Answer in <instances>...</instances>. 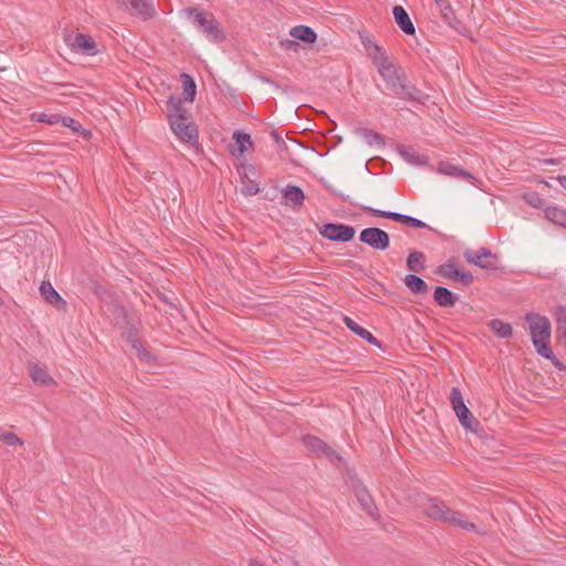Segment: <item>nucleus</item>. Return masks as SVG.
<instances>
[{"label": "nucleus", "mask_w": 566, "mask_h": 566, "mask_svg": "<svg viewBox=\"0 0 566 566\" xmlns=\"http://www.w3.org/2000/svg\"><path fill=\"white\" fill-rule=\"evenodd\" d=\"M167 113L170 128L178 139L191 143L197 139V129L187 116L179 97L171 96L167 101Z\"/></svg>", "instance_id": "nucleus-2"}, {"label": "nucleus", "mask_w": 566, "mask_h": 566, "mask_svg": "<svg viewBox=\"0 0 566 566\" xmlns=\"http://www.w3.org/2000/svg\"><path fill=\"white\" fill-rule=\"evenodd\" d=\"M405 284L415 294L424 293L428 291L427 283L415 274L406 275Z\"/></svg>", "instance_id": "nucleus-28"}, {"label": "nucleus", "mask_w": 566, "mask_h": 566, "mask_svg": "<svg viewBox=\"0 0 566 566\" xmlns=\"http://www.w3.org/2000/svg\"><path fill=\"white\" fill-rule=\"evenodd\" d=\"M437 170L442 175H446V176H449L452 178H457V179H461V180H465L472 185L475 181L474 176L471 175L469 171L463 170L462 168L454 166L448 161H440L438 164Z\"/></svg>", "instance_id": "nucleus-12"}, {"label": "nucleus", "mask_w": 566, "mask_h": 566, "mask_svg": "<svg viewBox=\"0 0 566 566\" xmlns=\"http://www.w3.org/2000/svg\"><path fill=\"white\" fill-rule=\"evenodd\" d=\"M489 327L500 338H509L513 333L512 326L501 319H492Z\"/></svg>", "instance_id": "nucleus-27"}, {"label": "nucleus", "mask_w": 566, "mask_h": 566, "mask_svg": "<svg viewBox=\"0 0 566 566\" xmlns=\"http://www.w3.org/2000/svg\"><path fill=\"white\" fill-rule=\"evenodd\" d=\"M528 203L532 205L533 207H541L542 205V200L541 198L537 196V195H531L527 199Z\"/></svg>", "instance_id": "nucleus-38"}, {"label": "nucleus", "mask_w": 566, "mask_h": 566, "mask_svg": "<svg viewBox=\"0 0 566 566\" xmlns=\"http://www.w3.org/2000/svg\"><path fill=\"white\" fill-rule=\"evenodd\" d=\"M398 150L400 156L409 164L423 166L428 163V158L412 147L401 146Z\"/></svg>", "instance_id": "nucleus-21"}, {"label": "nucleus", "mask_w": 566, "mask_h": 566, "mask_svg": "<svg viewBox=\"0 0 566 566\" xmlns=\"http://www.w3.org/2000/svg\"><path fill=\"white\" fill-rule=\"evenodd\" d=\"M0 441L9 447L23 444V441L13 432H0Z\"/></svg>", "instance_id": "nucleus-31"}, {"label": "nucleus", "mask_w": 566, "mask_h": 566, "mask_svg": "<svg viewBox=\"0 0 566 566\" xmlns=\"http://www.w3.org/2000/svg\"><path fill=\"white\" fill-rule=\"evenodd\" d=\"M525 319L530 325L531 338L536 353L546 359L554 360L555 355L548 345L552 333L549 319L536 313H527Z\"/></svg>", "instance_id": "nucleus-3"}, {"label": "nucleus", "mask_w": 566, "mask_h": 566, "mask_svg": "<svg viewBox=\"0 0 566 566\" xmlns=\"http://www.w3.org/2000/svg\"><path fill=\"white\" fill-rule=\"evenodd\" d=\"M69 45L75 52L85 55H94L96 54V43L95 41L83 33H77L73 38L67 39Z\"/></svg>", "instance_id": "nucleus-11"}, {"label": "nucleus", "mask_w": 566, "mask_h": 566, "mask_svg": "<svg viewBox=\"0 0 566 566\" xmlns=\"http://www.w3.org/2000/svg\"><path fill=\"white\" fill-rule=\"evenodd\" d=\"M450 401L452 409L462 427L469 431L476 432L479 428V421L465 406L459 388L453 387L451 389Z\"/></svg>", "instance_id": "nucleus-6"}, {"label": "nucleus", "mask_w": 566, "mask_h": 566, "mask_svg": "<svg viewBox=\"0 0 566 566\" xmlns=\"http://www.w3.org/2000/svg\"><path fill=\"white\" fill-rule=\"evenodd\" d=\"M440 273L447 277L457 280L460 270L454 263H447L440 268Z\"/></svg>", "instance_id": "nucleus-33"}, {"label": "nucleus", "mask_w": 566, "mask_h": 566, "mask_svg": "<svg viewBox=\"0 0 566 566\" xmlns=\"http://www.w3.org/2000/svg\"><path fill=\"white\" fill-rule=\"evenodd\" d=\"M556 179L562 188L566 191V176H558Z\"/></svg>", "instance_id": "nucleus-41"}, {"label": "nucleus", "mask_w": 566, "mask_h": 566, "mask_svg": "<svg viewBox=\"0 0 566 566\" xmlns=\"http://www.w3.org/2000/svg\"><path fill=\"white\" fill-rule=\"evenodd\" d=\"M367 55L391 93L401 99L419 101L421 92L407 82L405 73L390 60L387 52L371 40L364 41Z\"/></svg>", "instance_id": "nucleus-1"}, {"label": "nucleus", "mask_w": 566, "mask_h": 566, "mask_svg": "<svg viewBox=\"0 0 566 566\" xmlns=\"http://www.w3.org/2000/svg\"><path fill=\"white\" fill-rule=\"evenodd\" d=\"M421 507L423 513L429 517L443 521L452 527L475 528V526L467 521L460 513L450 511L442 502L436 499H428Z\"/></svg>", "instance_id": "nucleus-5"}, {"label": "nucleus", "mask_w": 566, "mask_h": 566, "mask_svg": "<svg viewBox=\"0 0 566 566\" xmlns=\"http://www.w3.org/2000/svg\"><path fill=\"white\" fill-rule=\"evenodd\" d=\"M282 45H284L286 49H291L293 46H296L297 43L294 40H285L281 42Z\"/></svg>", "instance_id": "nucleus-40"}, {"label": "nucleus", "mask_w": 566, "mask_h": 566, "mask_svg": "<svg viewBox=\"0 0 566 566\" xmlns=\"http://www.w3.org/2000/svg\"><path fill=\"white\" fill-rule=\"evenodd\" d=\"M41 296L50 304L64 303L50 282H42L39 287Z\"/></svg>", "instance_id": "nucleus-25"}, {"label": "nucleus", "mask_w": 566, "mask_h": 566, "mask_svg": "<svg viewBox=\"0 0 566 566\" xmlns=\"http://www.w3.org/2000/svg\"><path fill=\"white\" fill-rule=\"evenodd\" d=\"M434 301L442 307L453 306L455 303V295L447 287L438 286L433 293Z\"/></svg>", "instance_id": "nucleus-23"}, {"label": "nucleus", "mask_w": 566, "mask_h": 566, "mask_svg": "<svg viewBox=\"0 0 566 566\" xmlns=\"http://www.w3.org/2000/svg\"><path fill=\"white\" fill-rule=\"evenodd\" d=\"M303 443L310 450L311 452L317 453V454H325L328 458H332L335 454V452L321 439H318L315 436H305L303 437Z\"/></svg>", "instance_id": "nucleus-14"}, {"label": "nucleus", "mask_w": 566, "mask_h": 566, "mask_svg": "<svg viewBox=\"0 0 566 566\" xmlns=\"http://www.w3.org/2000/svg\"><path fill=\"white\" fill-rule=\"evenodd\" d=\"M364 210L368 211L373 216L391 219L394 221L405 223V224H408V226L417 228V229L427 228V224L423 221L416 219L411 216L402 214L399 212L385 211V210L375 209L371 207H364Z\"/></svg>", "instance_id": "nucleus-10"}, {"label": "nucleus", "mask_w": 566, "mask_h": 566, "mask_svg": "<svg viewBox=\"0 0 566 566\" xmlns=\"http://www.w3.org/2000/svg\"><path fill=\"white\" fill-rule=\"evenodd\" d=\"M291 36L296 40H301L306 43H313L316 41V33L314 30L306 25H296L293 27L290 31Z\"/></svg>", "instance_id": "nucleus-22"}, {"label": "nucleus", "mask_w": 566, "mask_h": 566, "mask_svg": "<svg viewBox=\"0 0 566 566\" xmlns=\"http://www.w3.org/2000/svg\"><path fill=\"white\" fill-rule=\"evenodd\" d=\"M437 6L440 8L444 19H450L452 17V10L448 0H434Z\"/></svg>", "instance_id": "nucleus-34"}, {"label": "nucleus", "mask_w": 566, "mask_h": 566, "mask_svg": "<svg viewBox=\"0 0 566 566\" xmlns=\"http://www.w3.org/2000/svg\"><path fill=\"white\" fill-rule=\"evenodd\" d=\"M344 324L348 329H350L353 333H355L357 336L361 337L369 344L376 345L379 347V342L374 337V335L365 329L364 327L359 326L353 318L348 316H344L343 318Z\"/></svg>", "instance_id": "nucleus-17"}, {"label": "nucleus", "mask_w": 566, "mask_h": 566, "mask_svg": "<svg viewBox=\"0 0 566 566\" xmlns=\"http://www.w3.org/2000/svg\"><path fill=\"white\" fill-rule=\"evenodd\" d=\"M125 2H129L135 13L144 19L151 18L156 12L153 0H125Z\"/></svg>", "instance_id": "nucleus-19"}, {"label": "nucleus", "mask_w": 566, "mask_h": 566, "mask_svg": "<svg viewBox=\"0 0 566 566\" xmlns=\"http://www.w3.org/2000/svg\"><path fill=\"white\" fill-rule=\"evenodd\" d=\"M249 566H263V565L261 563H259V562H251L249 564Z\"/></svg>", "instance_id": "nucleus-42"}, {"label": "nucleus", "mask_w": 566, "mask_h": 566, "mask_svg": "<svg viewBox=\"0 0 566 566\" xmlns=\"http://www.w3.org/2000/svg\"><path fill=\"white\" fill-rule=\"evenodd\" d=\"M185 12L192 24L202 32L208 41L218 43L224 39L220 23L213 14L195 8L186 9Z\"/></svg>", "instance_id": "nucleus-4"}, {"label": "nucleus", "mask_w": 566, "mask_h": 566, "mask_svg": "<svg viewBox=\"0 0 566 566\" xmlns=\"http://www.w3.org/2000/svg\"><path fill=\"white\" fill-rule=\"evenodd\" d=\"M234 144L230 146V153L235 157H241L252 147L251 136L242 132H234L232 135Z\"/></svg>", "instance_id": "nucleus-13"}, {"label": "nucleus", "mask_w": 566, "mask_h": 566, "mask_svg": "<svg viewBox=\"0 0 566 566\" xmlns=\"http://www.w3.org/2000/svg\"><path fill=\"white\" fill-rule=\"evenodd\" d=\"M359 240L368 247L379 251L387 250L390 243L389 234L386 231L374 227L364 229L359 233Z\"/></svg>", "instance_id": "nucleus-7"}, {"label": "nucleus", "mask_w": 566, "mask_h": 566, "mask_svg": "<svg viewBox=\"0 0 566 566\" xmlns=\"http://www.w3.org/2000/svg\"><path fill=\"white\" fill-rule=\"evenodd\" d=\"M182 80V91L185 95V99L188 102H193L196 96V84L191 76L184 73L181 74Z\"/></svg>", "instance_id": "nucleus-30"}, {"label": "nucleus", "mask_w": 566, "mask_h": 566, "mask_svg": "<svg viewBox=\"0 0 566 566\" xmlns=\"http://www.w3.org/2000/svg\"><path fill=\"white\" fill-rule=\"evenodd\" d=\"M355 496L357 501L359 502L361 509L370 516H374L376 513V506L374 504V501L369 494V492L366 490L364 485L357 484L355 486Z\"/></svg>", "instance_id": "nucleus-16"}, {"label": "nucleus", "mask_w": 566, "mask_h": 566, "mask_svg": "<svg viewBox=\"0 0 566 566\" xmlns=\"http://www.w3.org/2000/svg\"><path fill=\"white\" fill-rule=\"evenodd\" d=\"M283 198L286 205L292 207H301L305 199L303 190L297 186H287L283 190Z\"/></svg>", "instance_id": "nucleus-18"}, {"label": "nucleus", "mask_w": 566, "mask_h": 566, "mask_svg": "<svg viewBox=\"0 0 566 566\" xmlns=\"http://www.w3.org/2000/svg\"><path fill=\"white\" fill-rule=\"evenodd\" d=\"M356 134L359 135L369 146H371V145L384 146L382 137L374 130H370L367 128H357Z\"/></svg>", "instance_id": "nucleus-29"}, {"label": "nucleus", "mask_w": 566, "mask_h": 566, "mask_svg": "<svg viewBox=\"0 0 566 566\" xmlns=\"http://www.w3.org/2000/svg\"><path fill=\"white\" fill-rule=\"evenodd\" d=\"M241 191L244 195L253 196V195H256L259 192V186L253 180H249V179L242 178V189H241Z\"/></svg>", "instance_id": "nucleus-32"}, {"label": "nucleus", "mask_w": 566, "mask_h": 566, "mask_svg": "<svg viewBox=\"0 0 566 566\" xmlns=\"http://www.w3.org/2000/svg\"><path fill=\"white\" fill-rule=\"evenodd\" d=\"M392 14L396 23L406 34H415V25L410 20L407 11L401 6H395L392 8Z\"/></svg>", "instance_id": "nucleus-15"}, {"label": "nucleus", "mask_w": 566, "mask_h": 566, "mask_svg": "<svg viewBox=\"0 0 566 566\" xmlns=\"http://www.w3.org/2000/svg\"><path fill=\"white\" fill-rule=\"evenodd\" d=\"M426 256L421 251H413L407 258V268L411 272H421L424 270Z\"/></svg>", "instance_id": "nucleus-26"}, {"label": "nucleus", "mask_w": 566, "mask_h": 566, "mask_svg": "<svg viewBox=\"0 0 566 566\" xmlns=\"http://www.w3.org/2000/svg\"><path fill=\"white\" fill-rule=\"evenodd\" d=\"M457 280L464 284H470L473 281V275L469 271H460Z\"/></svg>", "instance_id": "nucleus-37"}, {"label": "nucleus", "mask_w": 566, "mask_h": 566, "mask_svg": "<svg viewBox=\"0 0 566 566\" xmlns=\"http://www.w3.org/2000/svg\"><path fill=\"white\" fill-rule=\"evenodd\" d=\"M61 116L55 114H40L36 118L38 122L46 123L49 125H54L60 123Z\"/></svg>", "instance_id": "nucleus-35"}, {"label": "nucleus", "mask_w": 566, "mask_h": 566, "mask_svg": "<svg viewBox=\"0 0 566 566\" xmlns=\"http://www.w3.org/2000/svg\"><path fill=\"white\" fill-rule=\"evenodd\" d=\"M319 234L331 241L349 242L355 235V229L343 223H326Z\"/></svg>", "instance_id": "nucleus-9"}, {"label": "nucleus", "mask_w": 566, "mask_h": 566, "mask_svg": "<svg viewBox=\"0 0 566 566\" xmlns=\"http://www.w3.org/2000/svg\"><path fill=\"white\" fill-rule=\"evenodd\" d=\"M294 566H300V564L297 562H294Z\"/></svg>", "instance_id": "nucleus-43"}, {"label": "nucleus", "mask_w": 566, "mask_h": 566, "mask_svg": "<svg viewBox=\"0 0 566 566\" xmlns=\"http://www.w3.org/2000/svg\"><path fill=\"white\" fill-rule=\"evenodd\" d=\"M30 377L40 386H52L54 379L49 375L45 368L40 365L33 364L30 366Z\"/></svg>", "instance_id": "nucleus-20"}, {"label": "nucleus", "mask_w": 566, "mask_h": 566, "mask_svg": "<svg viewBox=\"0 0 566 566\" xmlns=\"http://www.w3.org/2000/svg\"><path fill=\"white\" fill-rule=\"evenodd\" d=\"M60 122L63 124V126L70 127L74 132H77L81 127V125L71 117H61Z\"/></svg>", "instance_id": "nucleus-36"}, {"label": "nucleus", "mask_w": 566, "mask_h": 566, "mask_svg": "<svg viewBox=\"0 0 566 566\" xmlns=\"http://www.w3.org/2000/svg\"><path fill=\"white\" fill-rule=\"evenodd\" d=\"M544 214L552 223L566 228V210L549 206L545 208Z\"/></svg>", "instance_id": "nucleus-24"}, {"label": "nucleus", "mask_w": 566, "mask_h": 566, "mask_svg": "<svg viewBox=\"0 0 566 566\" xmlns=\"http://www.w3.org/2000/svg\"><path fill=\"white\" fill-rule=\"evenodd\" d=\"M465 260L484 270H496L499 268V258L493 254L489 249L481 248L476 252L467 250L464 252Z\"/></svg>", "instance_id": "nucleus-8"}, {"label": "nucleus", "mask_w": 566, "mask_h": 566, "mask_svg": "<svg viewBox=\"0 0 566 566\" xmlns=\"http://www.w3.org/2000/svg\"><path fill=\"white\" fill-rule=\"evenodd\" d=\"M133 348H134V349H136L137 355H138L139 357H147V356H148V353H146L145 350H142V349H140V344H139V342H138V340H134V342H133Z\"/></svg>", "instance_id": "nucleus-39"}]
</instances>
